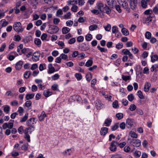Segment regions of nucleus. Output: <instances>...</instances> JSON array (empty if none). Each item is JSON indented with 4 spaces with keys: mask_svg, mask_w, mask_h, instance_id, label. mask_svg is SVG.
Here are the masks:
<instances>
[{
    "mask_svg": "<svg viewBox=\"0 0 158 158\" xmlns=\"http://www.w3.org/2000/svg\"><path fill=\"white\" fill-rule=\"evenodd\" d=\"M136 109V106L134 104H131V105L129 108V110L131 111H133L135 110Z\"/></svg>",
    "mask_w": 158,
    "mask_h": 158,
    "instance_id": "nucleus-59",
    "label": "nucleus"
},
{
    "mask_svg": "<svg viewBox=\"0 0 158 158\" xmlns=\"http://www.w3.org/2000/svg\"><path fill=\"white\" fill-rule=\"evenodd\" d=\"M158 68V65L157 64L153 65L151 68V71L153 72L155 71H156V68Z\"/></svg>",
    "mask_w": 158,
    "mask_h": 158,
    "instance_id": "nucleus-45",
    "label": "nucleus"
},
{
    "mask_svg": "<svg viewBox=\"0 0 158 158\" xmlns=\"http://www.w3.org/2000/svg\"><path fill=\"white\" fill-rule=\"evenodd\" d=\"M29 144L28 143H25L21 147V149L23 150L27 151L28 148Z\"/></svg>",
    "mask_w": 158,
    "mask_h": 158,
    "instance_id": "nucleus-38",
    "label": "nucleus"
},
{
    "mask_svg": "<svg viewBox=\"0 0 158 158\" xmlns=\"http://www.w3.org/2000/svg\"><path fill=\"white\" fill-rule=\"evenodd\" d=\"M130 143L131 145L136 147H139L141 145V141L138 139H133Z\"/></svg>",
    "mask_w": 158,
    "mask_h": 158,
    "instance_id": "nucleus-4",
    "label": "nucleus"
},
{
    "mask_svg": "<svg viewBox=\"0 0 158 158\" xmlns=\"http://www.w3.org/2000/svg\"><path fill=\"white\" fill-rule=\"evenodd\" d=\"M60 56L61 59H64V60H68V56L67 55L62 53Z\"/></svg>",
    "mask_w": 158,
    "mask_h": 158,
    "instance_id": "nucleus-46",
    "label": "nucleus"
},
{
    "mask_svg": "<svg viewBox=\"0 0 158 158\" xmlns=\"http://www.w3.org/2000/svg\"><path fill=\"white\" fill-rule=\"evenodd\" d=\"M111 122V119L110 118H108L105 120L104 124L106 127H109L110 126Z\"/></svg>",
    "mask_w": 158,
    "mask_h": 158,
    "instance_id": "nucleus-19",
    "label": "nucleus"
},
{
    "mask_svg": "<svg viewBox=\"0 0 158 158\" xmlns=\"http://www.w3.org/2000/svg\"><path fill=\"white\" fill-rule=\"evenodd\" d=\"M28 126L29 127L26 128L24 131V138L27 140L28 142H30V136L28 134V132H29V134H31L32 132L34 131L35 127L34 126Z\"/></svg>",
    "mask_w": 158,
    "mask_h": 158,
    "instance_id": "nucleus-1",
    "label": "nucleus"
},
{
    "mask_svg": "<svg viewBox=\"0 0 158 158\" xmlns=\"http://www.w3.org/2000/svg\"><path fill=\"white\" fill-rule=\"evenodd\" d=\"M71 14L70 12H68L64 15V18L65 19H70L71 18Z\"/></svg>",
    "mask_w": 158,
    "mask_h": 158,
    "instance_id": "nucleus-49",
    "label": "nucleus"
},
{
    "mask_svg": "<svg viewBox=\"0 0 158 158\" xmlns=\"http://www.w3.org/2000/svg\"><path fill=\"white\" fill-rule=\"evenodd\" d=\"M70 29L68 27H63L62 29V32L63 34H66L69 32Z\"/></svg>",
    "mask_w": 158,
    "mask_h": 158,
    "instance_id": "nucleus-31",
    "label": "nucleus"
},
{
    "mask_svg": "<svg viewBox=\"0 0 158 158\" xmlns=\"http://www.w3.org/2000/svg\"><path fill=\"white\" fill-rule=\"evenodd\" d=\"M4 109L3 110L4 112L6 114L8 113L10 110V107L7 105L3 106Z\"/></svg>",
    "mask_w": 158,
    "mask_h": 158,
    "instance_id": "nucleus-33",
    "label": "nucleus"
},
{
    "mask_svg": "<svg viewBox=\"0 0 158 158\" xmlns=\"http://www.w3.org/2000/svg\"><path fill=\"white\" fill-rule=\"evenodd\" d=\"M104 27L106 31H109L111 30V25L109 24H108L106 26H104Z\"/></svg>",
    "mask_w": 158,
    "mask_h": 158,
    "instance_id": "nucleus-44",
    "label": "nucleus"
},
{
    "mask_svg": "<svg viewBox=\"0 0 158 158\" xmlns=\"http://www.w3.org/2000/svg\"><path fill=\"white\" fill-rule=\"evenodd\" d=\"M71 150V148L65 150L62 152V154L64 156H67V155L69 156L71 155V153L69 152V151Z\"/></svg>",
    "mask_w": 158,
    "mask_h": 158,
    "instance_id": "nucleus-37",
    "label": "nucleus"
},
{
    "mask_svg": "<svg viewBox=\"0 0 158 158\" xmlns=\"http://www.w3.org/2000/svg\"><path fill=\"white\" fill-rule=\"evenodd\" d=\"M34 2L35 4L33 2H31V5L34 8L36 7V6L38 4V0H34Z\"/></svg>",
    "mask_w": 158,
    "mask_h": 158,
    "instance_id": "nucleus-55",
    "label": "nucleus"
},
{
    "mask_svg": "<svg viewBox=\"0 0 158 158\" xmlns=\"http://www.w3.org/2000/svg\"><path fill=\"white\" fill-rule=\"evenodd\" d=\"M75 77L78 81L80 80L82 78V76L81 73H76L75 74Z\"/></svg>",
    "mask_w": 158,
    "mask_h": 158,
    "instance_id": "nucleus-42",
    "label": "nucleus"
},
{
    "mask_svg": "<svg viewBox=\"0 0 158 158\" xmlns=\"http://www.w3.org/2000/svg\"><path fill=\"white\" fill-rule=\"evenodd\" d=\"M121 31L123 35H128L129 34V32L127 29L125 28H123L122 29Z\"/></svg>",
    "mask_w": 158,
    "mask_h": 158,
    "instance_id": "nucleus-27",
    "label": "nucleus"
},
{
    "mask_svg": "<svg viewBox=\"0 0 158 158\" xmlns=\"http://www.w3.org/2000/svg\"><path fill=\"white\" fill-rule=\"evenodd\" d=\"M98 27V26L96 25H93L90 26L89 27V30L92 31L95 29H96Z\"/></svg>",
    "mask_w": 158,
    "mask_h": 158,
    "instance_id": "nucleus-50",
    "label": "nucleus"
},
{
    "mask_svg": "<svg viewBox=\"0 0 158 158\" xmlns=\"http://www.w3.org/2000/svg\"><path fill=\"white\" fill-rule=\"evenodd\" d=\"M85 40L87 41H90L92 38V36L90 34H87L85 37Z\"/></svg>",
    "mask_w": 158,
    "mask_h": 158,
    "instance_id": "nucleus-41",
    "label": "nucleus"
},
{
    "mask_svg": "<svg viewBox=\"0 0 158 158\" xmlns=\"http://www.w3.org/2000/svg\"><path fill=\"white\" fill-rule=\"evenodd\" d=\"M118 144V143L115 141H113L110 144V150L113 152H114L116 151L117 150L116 145Z\"/></svg>",
    "mask_w": 158,
    "mask_h": 158,
    "instance_id": "nucleus-6",
    "label": "nucleus"
},
{
    "mask_svg": "<svg viewBox=\"0 0 158 158\" xmlns=\"http://www.w3.org/2000/svg\"><path fill=\"white\" fill-rule=\"evenodd\" d=\"M127 98L129 101L131 102L134 99V97L133 94H131L128 96Z\"/></svg>",
    "mask_w": 158,
    "mask_h": 158,
    "instance_id": "nucleus-52",
    "label": "nucleus"
},
{
    "mask_svg": "<svg viewBox=\"0 0 158 158\" xmlns=\"http://www.w3.org/2000/svg\"><path fill=\"white\" fill-rule=\"evenodd\" d=\"M134 156L137 158H139L141 156V152L140 151H136L133 153Z\"/></svg>",
    "mask_w": 158,
    "mask_h": 158,
    "instance_id": "nucleus-35",
    "label": "nucleus"
},
{
    "mask_svg": "<svg viewBox=\"0 0 158 158\" xmlns=\"http://www.w3.org/2000/svg\"><path fill=\"white\" fill-rule=\"evenodd\" d=\"M24 110L22 107H19L18 108V111L19 113V115L21 116L22 115V114Z\"/></svg>",
    "mask_w": 158,
    "mask_h": 158,
    "instance_id": "nucleus-62",
    "label": "nucleus"
},
{
    "mask_svg": "<svg viewBox=\"0 0 158 158\" xmlns=\"http://www.w3.org/2000/svg\"><path fill=\"white\" fill-rule=\"evenodd\" d=\"M118 3L124 9L128 8L129 6L127 2L125 0H117Z\"/></svg>",
    "mask_w": 158,
    "mask_h": 158,
    "instance_id": "nucleus-5",
    "label": "nucleus"
},
{
    "mask_svg": "<svg viewBox=\"0 0 158 158\" xmlns=\"http://www.w3.org/2000/svg\"><path fill=\"white\" fill-rule=\"evenodd\" d=\"M151 86V85L150 83L148 82H146L145 84L144 90L146 92H148Z\"/></svg>",
    "mask_w": 158,
    "mask_h": 158,
    "instance_id": "nucleus-18",
    "label": "nucleus"
},
{
    "mask_svg": "<svg viewBox=\"0 0 158 158\" xmlns=\"http://www.w3.org/2000/svg\"><path fill=\"white\" fill-rule=\"evenodd\" d=\"M145 36L146 38L148 39H150L151 37V33L149 31L146 32L145 34Z\"/></svg>",
    "mask_w": 158,
    "mask_h": 158,
    "instance_id": "nucleus-51",
    "label": "nucleus"
},
{
    "mask_svg": "<svg viewBox=\"0 0 158 158\" xmlns=\"http://www.w3.org/2000/svg\"><path fill=\"white\" fill-rule=\"evenodd\" d=\"M59 30V27L56 26H53L51 28L49 29L47 32L51 34H53L57 33Z\"/></svg>",
    "mask_w": 158,
    "mask_h": 158,
    "instance_id": "nucleus-7",
    "label": "nucleus"
},
{
    "mask_svg": "<svg viewBox=\"0 0 158 158\" xmlns=\"http://www.w3.org/2000/svg\"><path fill=\"white\" fill-rule=\"evenodd\" d=\"M126 126V123L125 124L124 122H122L119 125L120 128L122 129H124Z\"/></svg>",
    "mask_w": 158,
    "mask_h": 158,
    "instance_id": "nucleus-61",
    "label": "nucleus"
},
{
    "mask_svg": "<svg viewBox=\"0 0 158 158\" xmlns=\"http://www.w3.org/2000/svg\"><path fill=\"white\" fill-rule=\"evenodd\" d=\"M122 78L123 81H126L128 80H131V77L130 76H125L122 75Z\"/></svg>",
    "mask_w": 158,
    "mask_h": 158,
    "instance_id": "nucleus-34",
    "label": "nucleus"
},
{
    "mask_svg": "<svg viewBox=\"0 0 158 158\" xmlns=\"http://www.w3.org/2000/svg\"><path fill=\"white\" fill-rule=\"evenodd\" d=\"M32 38L31 36H26L23 39V41L25 43H27L32 40Z\"/></svg>",
    "mask_w": 158,
    "mask_h": 158,
    "instance_id": "nucleus-25",
    "label": "nucleus"
},
{
    "mask_svg": "<svg viewBox=\"0 0 158 158\" xmlns=\"http://www.w3.org/2000/svg\"><path fill=\"white\" fill-rule=\"evenodd\" d=\"M93 61L92 60H89L86 62L85 66L87 67H89L93 64Z\"/></svg>",
    "mask_w": 158,
    "mask_h": 158,
    "instance_id": "nucleus-28",
    "label": "nucleus"
},
{
    "mask_svg": "<svg viewBox=\"0 0 158 158\" xmlns=\"http://www.w3.org/2000/svg\"><path fill=\"white\" fill-rule=\"evenodd\" d=\"M79 48L81 50L85 51L89 49V46H87L85 44L83 43L79 45Z\"/></svg>",
    "mask_w": 158,
    "mask_h": 158,
    "instance_id": "nucleus-15",
    "label": "nucleus"
},
{
    "mask_svg": "<svg viewBox=\"0 0 158 158\" xmlns=\"http://www.w3.org/2000/svg\"><path fill=\"white\" fill-rule=\"evenodd\" d=\"M102 12L109 15L111 13V10L109 7L107 5H105V6L103 7Z\"/></svg>",
    "mask_w": 158,
    "mask_h": 158,
    "instance_id": "nucleus-13",
    "label": "nucleus"
},
{
    "mask_svg": "<svg viewBox=\"0 0 158 158\" xmlns=\"http://www.w3.org/2000/svg\"><path fill=\"white\" fill-rule=\"evenodd\" d=\"M23 64V62L22 61L20 60L17 62L15 65L16 69L17 70H19L22 67Z\"/></svg>",
    "mask_w": 158,
    "mask_h": 158,
    "instance_id": "nucleus-20",
    "label": "nucleus"
},
{
    "mask_svg": "<svg viewBox=\"0 0 158 158\" xmlns=\"http://www.w3.org/2000/svg\"><path fill=\"white\" fill-rule=\"evenodd\" d=\"M137 94L140 99H144V96L142 92L140 90H139L138 91Z\"/></svg>",
    "mask_w": 158,
    "mask_h": 158,
    "instance_id": "nucleus-48",
    "label": "nucleus"
},
{
    "mask_svg": "<svg viewBox=\"0 0 158 158\" xmlns=\"http://www.w3.org/2000/svg\"><path fill=\"white\" fill-rule=\"evenodd\" d=\"M52 94V92L48 90L44 91L43 93L44 95L46 97H48L51 96Z\"/></svg>",
    "mask_w": 158,
    "mask_h": 158,
    "instance_id": "nucleus-21",
    "label": "nucleus"
},
{
    "mask_svg": "<svg viewBox=\"0 0 158 158\" xmlns=\"http://www.w3.org/2000/svg\"><path fill=\"white\" fill-rule=\"evenodd\" d=\"M86 80L88 82H90L92 78V75L91 73L87 74L86 75Z\"/></svg>",
    "mask_w": 158,
    "mask_h": 158,
    "instance_id": "nucleus-39",
    "label": "nucleus"
},
{
    "mask_svg": "<svg viewBox=\"0 0 158 158\" xmlns=\"http://www.w3.org/2000/svg\"><path fill=\"white\" fill-rule=\"evenodd\" d=\"M48 68L49 69L48 71V74H51L55 72V68L53 67L52 64H49L48 65Z\"/></svg>",
    "mask_w": 158,
    "mask_h": 158,
    "instance_id": "nucleus-17",
    "label": "nucleus"
},
{
    "mask_svg": "<svg viewBox=\"0 0 158 158\" xmlns=\"http://www.w3.org/2000/svg\"><path fill=\"white\" fill-rule=\"evenodd\" d=\"M84 39V37L82 36H80L77 38V40L78 42H82Z\"/></svg>",
    "mask_w": 158,
    "mask_h": 158,
    "instance_id": "nucleus-60",
    "label": "nucleus"
},
{
    "mask_svg": "<svg viewBox=\"0 0 158 158\" xmlns=\"http://www.w3.org/2000/svg\"><path fill=\"white\" fill-rule=\"evenodd\" d=\"M105 6L102 3H99L97 4V8L101 11H102L103 7Z\"/></svg>",
    "mask_w": 158,
    "mask_h": 158,
    "instance_id": "nucleus-32",
    "label": "nucleus"
},
{
    "mask_svg": "<svg viewBox=\"0 0 158 158\" xmlns=\"http://www.w3.org/2000/svg\"><path fill=\"white\" fill-rule=\"evenodd\" d=\"M35 118H31L27 121L26 124L27 126H33V125L36 123L35 121Z\"/></svg>",
    "mask_w": 158,
    "mask_h": 158,
    "instance_id": "nucleus-8",
    "label": "nucleus"
},
{
    "mask_svg": "<svg viewBox=\"0 0 158 158\" xmlns=\"http://www.w3.org/2000/svg\"><path fill=\"white\" fill-rule=\"evenodd\" d=\"M28 113H26L25 114L24 116L21 118L20 120V122L21 123H23L25 122L28 118Z\"/></svg>",
    "mask_w": 158,
    "mask_h": 158,
    "instance_id": "nucleus-29",
    "label": "nucleus"
},
{
    "mask_svg": "<svg viewBox=\"0 0 158 158\" xmlns=\"http://www.w3.org/2000/svg\"><path fill=\"white\" fill-rule=\"evenodd\" d=\"M13 27L14 30L18 32H22L23 30V28L22 27L21 24L19 22L15 23L13 25Z\"/></svg>",
    "mask_w": 158,
    "mask_h": 158,
    "instance_id": "nucleus-3",
    "label": "nucleus"
},
{
    "mask_svg": "<svg viewBox=\"0 0 158 158\" xmlns=\"http://www.w3.org/2000/svg\"><path fill=\"white\" fill-rule=\"evenodd\" d=\"M13 126V123H5L2 125V127L4 129H6L8 128L9 129L12 128Z\"/></svg>",
    "mask_w": 158,
    "mask_h": 158,
    "instance_id": "nucleus-12",
    "label": "nucleus"
},
{
    "mask_svg": "<svg viewBox=\"0 0 158 158\" xmlns=\"http://www.w3.org/2000/svg\"><path fill=\"white\" fill-rule=\"evenodd\" d=\"M102 105V104L100 100H98L96 101L95 104V106L97 107V108L98 109H100Z\"/></svg>",
    "mask_w": 158,
    "mask_h": 158,
    "instance_id": "nucleus-24",
    "label": "nucleus"
},
{
    "mask_svg": "<svg viewBox=\"0 0 158 158\" xmlns=\"http://www.w3.org/2000/svg\"><path fill=\"white\" fill-rule=\"evenodd\" d=\"M97 48L101 52H107V50L106 49H105L104 48H101L99 45H98L97 46Z\"/></svg>",
    "mask_w": 158,
    "mask_h": 158,
    "instance_id": "nucleus-43",
    "label": "nucleus"
},
{
    "mask_svg": "<svg viewBox=\"0 0 158 158\" xmlns=\"http://www.w3.org/2000/svg\"><path fill=\"white\" fill-rule=\"evenodd\" d=\"M34 96L35 94H27L26 95L25 98L27 100H29V99H32L34 97Z\"/></svg>",
    "mask_w": 158,
    "mask_h": 158,
    "instance_id": "nucleus-23",
    "label": "nucleus"
},
{
    "mask_svg": "<svg viewBox=\"0 0 158 158\" xmlns=\"http://www.w3.org/2000/svg\"><path fill=\"white\" fill-rule=\"evenodd\" d=\"M76 42V39L75 38H73L69 40L68 43L69 44H73L74 43Z\"/></svg>",
    "mask_w": 158,
    "mask_h": 158,
    "instance_id": "nucleus-64",
    "label": "nucleus"
},
{
    "mask_svg": "<svg viewBox=\"0 0 158 158\" xmlns=\"http://www.w3.org/2000/svg\"><path fill=\"white\" fill-rule=\"evenodd\" d=\"M137 0H130V5L131 9L133 10L135 9L137 6Z\"/></svg>",
    "mask_w": 158,
    "mask_h": 158,
    "instance_id": "nucleus-10",
    "label": "nucleus"
},
{
    "mask_svg": "<svg viewBox=\"0 0 158 158\" xmlns=\"http://www.w3.org/2000/svg\"><path fill=\"white\" fill-rule=\"evenodd\" d=\"M152 11L155 14L158 13V4L153 8Z\"/></svg>",
    "mask_w": 158,
    "mask_h": 158,
    "instance_id": "nucleus-54",
    "label": "nucleus"
},
{
    "mask_svg": "<svg viewBox=\"0 0 158 158\" xmlns=\"http://www.w3.org/2000/svg\"><path fill=\"white\" fill-rule=\"evenodd\" d=\"M116 116L118 119L120 120L123 117V114L122 113H118L116 114Z\"/></svg>",
    "mask_w": 158,
    "mask_h": 158,
    "instance_id": "nucleus-56",
    "label": "nucleus"
},
{
    "mask_svg": "<svg viewBox=\"0 0 158 158\" xmlns=\"http://www.w3.org/2000/svg\"><path fill=\"white\" fill-rule=\"evenodd\" d=\"M111 158H122V156L120 154H116L112 155Z\"/></svg>",
    "mask_w": 158,
    "mask_h": 158,
    "instance_id": "nucleus-63",
    "label": "nucleus"
},
{
    "mask_svg": "<svg viewBox=\"0 0 158 158\" xmlns=\"http://www.w3.org/2000/svg\"><path fill=\"white\" fill-rule=\"evenodd\" d=\"M136 130L135 129H132L129 132V135L133 138H137L138 137V135L135 132Z\"/></svg>",
    "mask_w": 158,
    "mask_h": 158,
    "instance_id": "nucleus-16",
    "label": "nucleus"
},
{
    "mask_svg": "<svg viewBox=\"0 0 158 158\" xmlns=\"http://www.w3.org/2000/svg\"><path fill=\"white\" fill-rule=\"evenodd\" d=\"M52 89L54 91L58 90V85L57 84H54L52 86Z\"/></svg>",
    "mask_w": 158,
    "mask_h": 158,
    "instance_id": "nucleus-58",
    "label": "nucleus"
},
{
    "mask_svg": "<svg viewBox=\"0 0 158 158\" xmlns=\"http://www.w3.org/2000/svg\"><path fill=\"white\" fill-rule=\"evenodd\" d=\"M113 107L114 108H118L119 106L118 104V102L117 100H115L114 102H113Z\"/></svg>",
    "mask_w": 158,
    "mask_h": 158,
    "instance_id": "nucleus-57",
    "label": "nucleus"
},
{
    "mask_svg": "<svg viewBox=\"0 0 158 158\" xmlns=\"http://www.w3.org/2000/svg\"><path fill=\"white\" fill-rule=\"evenodd\" d=\"M108 128L106 127H102L100 131V134L101 135L105 136L108 133Z\"/></svg>",
    "mask_w": 158,
    "mask_h": 158,
    "instance_id": "nucleus-14",
    "label": "nucleus"
},
{
    "mask_svg": "<svg viewBox=\"0 0 158 158\" xmlns=\"http://www.w3.org/2000/svg\"><path fill=\"white\" fill-rule=\"evenodd\" d=\"M136 126L135 121L134 119L128 118L127 119L126 122V126L128 128H130Z\"/></svg>",
    "mask_w": 158,
    "mask_h": 158,
    "instance_id": "nucleus-2",
    "label": "nucleus"
},
{
    "mask_svg": "<svg viewBox=\"0 0 158 158\" xmlns=\"http://www.w3.org/2000/svg\"><path fill=\"white\" fill-rule=\"evenodd\" d=\"M40 54L39 52L37 51L35 52L32 57V59L34 61H36L39 60Z\"/></svg>",
    "mask_w": 158,
    "mask_h": 158,
    "instance_id": "nucleus-9",
    "label": "nucleus"
},
{
    "mask_svg": "<svg viewBox=\"0 0 158 158\" xmlns=\"http://www.w3.org/2000/svg\"><path fill=\"white\" fill-rule=\"evenodd\" d=\"M31 74V72L29 71H26L24 74V77L26 79L28 78Z\"/></svg>",
    "mask_w": 158,
    "mask_h": 158,
    "instance_id": "nucleus-30",
    "label": "nucleus"
},
{
    "mask_svg": "<svg viewBox=\"0 0 158 158\" xmlns=\"http://www.w3.org/2000/svg\"><path fill=\"white\" fill-rule=\"evenodd\" d=\"M112 33L115 34L117 32L119 31L118 27L116 26H113L112 27Z\"/></svg>",
    "mask_w": 158,
    "mask_h": 158,
    "instance_id": "nucleus-40",
    "label": "nucleus"
},
{
    "mask_svg": "<svg viewBox=\"0 0 158 158\" xmlns=\"http://www.w3.org/2000/svg\"><path fill=\"white\" fill-rule=\"evenodd\" d=\"M151 61L152 62L154 63L155 61H157L158 60V56L156 54L151 55Z\"/></svg>",
    "mask_w": 158,
    "mask_h": 158,
    "instance_id": "nucleus-22",
    "label": "nucleus"
},
{
    "mask_svg": "<svg viewBox=\"0 0 158 158\" xmlns=\"http://www.w3.org/2000/svg\"><path fill=\"white\" fill-rule=\"evenodd\" d=\"M149 0H146V1L144 0H142L141 1V5L144 8H146L147 6V2H148Z\"/></svg>",
    "mask_w": 158,
    "mask_h": 158,
    "instance_id": "nucleus-26",
    "label": "nucleus"
},
{
    "mask_svg": "<svg viewBox=\"0 0 158 158\" xmlns=\"http://www.w3.org/2000/svg\"><path fill=\"white\" fill-rule=\"evenodd\" d=\"M119 124L118 123H116L114 125L111 126V130L112 131H114L116 130L118 127Z\"/></svg>",
    "mask_w": 158,
    "mask_h": 158,
    "instance_id": "nucleus-36",
    "label": "nucleus"
},
{
    "mask_svg": "<svg viewBox=\"0 0 158 158\" xmlns=\"http://www.w3.org/2000/svg\"><path fill=\"white\" fill-rule=\"evenodd\" d=\"M35 43L36 45L38 46L41 44V41L40 39L35 38L34 40Z\"/></svg>",
    "mask_w": 158,
    "mask_h": 158,
    "instance_id": "nucleus-47",
    "label": "nucleus"
},
{
    "mask_svg": "<svg viewBox=\"0 0 158 158\" xmlns=\"http://www.w3.org/2000/svg\"><path fill=\"white\" fill-rule=\"evenodd\" d=\"M106 2L109 7L112 8L116 3L115 0H106Z\"/></svg>",
    "mask_w": 158,
    "mask_h": 158,
    "instance_id": "nucleus-11",
    "label": "nucleus"
},
{
    "mask_svg": "<svg viewBox=\"0 0 158 158\" xmlns=\"http://www.w3.org/2000/svg\"><path fill=\"white\" fill-rule=\"evenodd\" d=\"M123 47V44L121 43H119L116 45V48L118 49H120Z\"/></svg>",
    "mask_w": 158,
    "mask_h": 158,
    "instance_id": "nucleus-53",
    "label": "nucleus"
}]
</instances>
